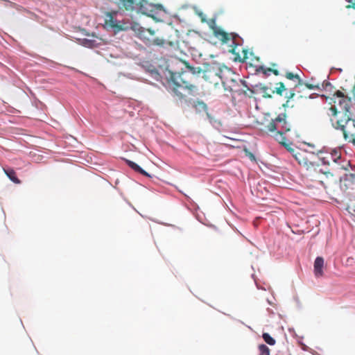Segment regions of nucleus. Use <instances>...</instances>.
<instances>
[{
	"label": "nucleus",
	"mask_w": 355,
	"mask_h": 355,
	"mask_svg": "<svg viewBox=\"0 0 355 355\" xmlns=\"http://www.w3.org/2000/svg\"><path fill=\"white\" fill-rule=\"evenodd\" d=\"M182 63L189 70L190 73L185 71L178 74L173 73L168 81L169 89L179 99L186 98L189 96H194L197 93L198 87L195 85L193 79L196 78V75L201 73H202V78L209 83L216 86L221 83L225 89L237 92L234 88L235 81L232 78L228 79L224 77L225 71L220 66H209L206 69L202 70L200 67H191L185 61H183Z\"/></svg>",
	"instance_id": "f257e3e1"
},
{
	"label": "nucleus",
	"mask_w": 355,
	"mask_h": 355,
	"mask_svg": "<svg viewBox=\"0 0 355 355\" xmlns=\"http://www.w3.org/2000/svg\"><path fill=\"white\" fill-rule=\"evenodd\" d=\"M286 113L279 114L275 119H272L261 129L267 134L275 137L279 144L284 146L287 150L293 153L295 150L291 147V144L286 143V138L284 136L291 129V123L287 121Z\"/></svg>",
	"instance_id": "f03ea898"
},
{
	"label": "nucleus",
	"mask_w": 355,
	"mask_h": 355,
	"mask_svg": "<svg viewBox=\"0 0 355 355\" xmlns=\"http://www.w3.org/2000/svg\"><path fill=\"white\" fill-rule=\"evenodd\" d=\"M295 159L300 165L303 166L309 172V175L312 180L322 182L321 175L328 178L331 175L329 172L324 171L322 167L318 164L315 159V155L313 153H307L306 152H297L293 154Z\"/></svg>",
	"instance_id": "7ed1b4c3"
},
{
	"label": "nucleus",
	"mask_w": 355,
	"mask_h": 355,
	"mask_svg": "<svg viewBox=\"0 0 355 355\" xmlns=\"http://www.w3.org/2000/svg\"><path fill=\"white\" fill-rule=\"evenodd\" d=\"M214 33L215 37L220 40L223 44H226L230 47L229 52L236 55L235 60L243 62L247 60L248 50L243 49L242 55L236 52L238 46L236 42V39L239 37L237 34L228 33L220 28H216Z\"/></svg>",
	"instance_id": "20e7f679"
},
{
	"label": "nucleus",
	"mask_w": 355,
	"mask_h": 355,
	"mask_svg": "<svg viewBox=\"0 0 355 355\" xmlns=\"http://www.w3.org/2000/svg\"><path fill=\"white\" fill-rule=\"evenodd\" d=\"M332 127L341 131L344 139L355 146V119L344 116L336 121H332Z\"/></svg>",
	"instance_id": "39448f33"
},
{
	"label": "nucleus",
	"mask_w": 355,
	"mask_h": 355,
	"mask_svg": "<svg viewBox=\"0 0 355 355\" xmlns=\"http://www.w3.org/2000/svg\"><path fill=\"white\" fill-rule=\"evenodd\" d=\"M334 103H338V105L343 110V113L341 114L340 112H338L335 106L330 107L329 111H331V115L334 116V118L330 119L331 124L332 121H336L338 119L343 118L344 116H350L349 115V112L351 108V98L346 96L343 98L338 99V101L334 100Z\"/></svg>",
	"instance_id": "423d86ee"
},
{
	"label": "nucleus",
	"mask_w": 355,
	"mask_h": 355,
	"mask_svg": "<svg viewBox=\"0 0 355 355\" xmlns=\"http://www.w3.org/2000/svg\"><path fill=\"white\" fill-rule=\"evenodd\" d=\"M154 33L155 32L150 29H142L139 31V35L148 46H163L165 44V40L160 38H153Z\"/></svg>",
	"instance_id": "0eeeda50"
},
{
	"label": "nucleus",
	"mask_w": 355,
	"mask_h": 355,
	"mask_svg": "<svg viewBox=\"0 0 355 355\" xmlns=\"http://www.w3.org/2000/svg\"><path fill=\"white\" fill-rule=\"evenodd\" d=\"M114 13L109 12L107 15V19H105V24L109 27L113 28L115 31H119L123 30V24L119 21L114 18Z\"/></svg>",
	"instance_id": "6e6552de"
},
{
	"label": "nucleus",
	"mask_w": 355,
	"mask_h": 355,
	"mask_svg": "<svg viewBox=\"0 0 355 355\" xmlns=\"http://www.w3.org/2000/svg\"><path fill=\"white\" fill-rule=\"evenodd\" d=\"M324 259L321 257H318L313 264V272L316 277H321L324 275Z\"/></svg>",
	"instance_id": "1a4fd4ad"
},
{
	"label": "nucleus",
	"mask_w": 355,
	"mask_h": 355,
	"mask_svg": "<svg viewBox=\"0 0 355 355\" xmlns=\"http://www.w3.org/2000/svg\"><path fill=\"white\" fill-rule=\"evenodd\" d=\"M139 11L142 14L150 15L153 11V6L146 0H141L139 3Z\"/></svg>",
	"instance_id": "9d476101"
},
{
	"label": "nucleus",
	"mask_w": 355,
	"mask_h": 355,
	"mask_svg": "<svg viewBox=\"0 0 355 355\" xmlns=\"http://www.w3.org/2000/svg\"><path fill=\"white\" fill-rule=\"evenodd\" d=\"M4 173L6 174L8 178L15 184H20L21 181L17 178V175L14 169L11 168H3Z\"/></svg>",
	"instance_id": "9b49d317"
},
{
	"label": "nucleus",
	"mask_w": 355,
	"mask_h": 355,
	"mask_svg": "<svg viewBox=\"0 0 355 355\" xmlns=\"http://www.w3.org/2000/svg\"><path fill=\"white\" fill-rule=\"evenodd\" d=\"M135 2L134 0H119L118 6L121 8H124L126 10H133Z\"/></svg>",
	"instance_id": "f8f14e48"
},
{
	"label": "nucleus",
	"mask_w": 355,
	"mask_h": 355,
	"mask_svg": "<svg viewBox=\"0 0 355 355\" xmlns=\"http://www.w3.org/2000/svg\"><path fill=\"white\" fill-rule=\"evenodd\" d=\"M194 107L196 110L198 112H205L207 114V116L209 118H211L209 114L207 112V105L205 103H204L202 101H197L194 104Z\"/></svg>",
	"instance_id": "ddd939ff"
},
{
	"label": "nucleus",
	"mask_w": 355,
	"mask_h": 355,
	"mask_svg": "<svg viewBox=\"0 0 355 355\" xmlns=\"http://www.w3.org/2000/svg\"><path fill=\"white\" fill-rule=\"evenodd\" d=\"M128 165L131 168H132L134 171H135L136 172H138L145 176H147V177H150V175L146 172L144 170H143L138 164H137L136 163L132 162V161H130V160H127L126 161Z\"/></svg>",
	"instance_id": "4468645a"
},
{
	"label": "nucleus",
	"mask_w": 355,
	"mask_h": 355,
	"mask_svg": "<svg viewBox=\"0 0 355 355\" xmlns=\"http://www.w3.org/2000/svg\"><path fill=\"white\" fill-rule=\"evenodd\" d=\"M257 71L258 72H262L264 74H268V72H272L275 76H278L279 74V71L277 69H272L271 68H265L263 66H260L257 69Z\"/></svg>",
	"instance_id": "2eb2a0df"
},
{
	"label": "nucleus",
	"mask_w": 355,
	"mask_h": 355,
	"mask_svg": "<svg viewBox=\"0 0 355 355\" xmlns=\"http://www.w3.org/2000/svg\"><path fill=\"white\" fill-rule=\"evenodd\" d=\"M286 78H288L289 80L296 79L297 80V84L296 85V86L302 85V81L297 74H293L291 72H287L286 73Z\"/></svg>",
	"instance_id": "dca6fc26"
},
{
	"label": "nucleus",
	"mask_w": 355,
	"mask_h": 355,
	"mask_svg": "<svg viewBox=\"0 0 355 355\" xmlns=\"http://www.w3.org/2000/svg\"><path fill=\"white\" fill-rule=\"evenodd\" d=\"M262 338L264 340V341L270 345H274L276 343L275 340L270 336L268 333H263L262 335Z\"/></svg>",
	"instance_id": "f3484780"
},
{
	"label": "nucleus",
	"mask_w": 355,
	"mask_h": 355,
	"mask_svg": "<svg viewBox=\"0 0 355 355\" xmlns=\"http://www.w3.org/2000/svg\"><path fill=\"white\" fill-rule=\"evenodd\" d=\"M259 355H270V349L263 344L259 345L258 347Z\"/></svg>",
	"instance_id": "a211bd4d"
},
{
	"label": "nucleus",
	"mask_w": 355,
	"mask_h": 355,
	"mask_svg": "<svg viewBox=\"0 0 355 355\" xmlns=\"http://www.w3.org/2000/svg\"><path fill=\"white\" fill-rule=\"evenodd\" d=\"M286 90L285 85L283 83L279 82L277 83V87L275 88V92L282 96L283 94V92Z\"/></svg>",
	"instance_id": "6ab92c4d"
},
{
	"label": "nucleus",
	"mask_w": 355,
	"mask_h": 355,
	"mask_svg": "<svg viewBox=\"0 0 355 355\" xmlns=\"http://www.w3.org/2000/svg\"><path fill=\"white\" fill-rule=\"evenodd\" d=\"M302 85H304V86L309 89H320V86L318 84L314 85V84H311L309 83H302Z\"/></svg>",
	"instance_id": "aec40b11"
},
{
	"label": "nucleus",
	"mask_w": 355,
	"mask_h": 355,
	"mask_svg": "<svg viewBox=\"0 0 355 355\" xmlns=\"http://www.w3.org/2000/svg\"><path fill=\"white\" fill-rule=\"evenodd\" d=\"M334 96L338 98V99H341L346 97L347 96H345L341 91L338 90L335 92Z\"/></svg>",
	"instance_id": "412c9836"
},
{
	"label": "nucleus",
	"mask_w": 355,
	"mask_h": 355,
	"mask_svg": "<svg viewBox=\"0 0 355 355\" xmlns=\"http://www.w3.org/2000/svg\"><path fill=\"white\" fill-rule=\"evenodd\" d=\"M346 1L349 3V4L346 6L347 8L355 9V0H346Z\"/></svg>",
	"instance_id": "4be33fe9"
},
{
	"label": "nucleus",
	"mask_w": 355,
	"mask_h": 355,
	"mask_svg": "<svg viewBox=\"0 0 355 355\" xmlns=\"http://www.w3.org/2000/svg\"><path fill=\"white\" fill-rule=\"evenodd\" d=\"M295 96V92L293 91H290L288 93H286L285 96L288 98V100H290L293 98Z\"/></svg>",
	"instance_id": "5701e85b"
},
{
	"label": "nucleus",
	"mask_w": 355,
	"mask_h": 355,
	"mask_svg": "<svg viewBox=\"0 0 355 355\" xmlns=\"http://www.w3.org/2000/svg\"><path fill=\"white\" fill-rule=\"evenodd\" d=\"M263 96L265 97V98H270L271 97V95L268 94V92H266V90H267V88L266 87H263Z\"/></svg>",
	"instance_id": "b1692460"
},
{
	"label": "nucleus",
	"mask_w": 355,
	"mask_h": 355,
	"mask_svg": "<svg viewBox=\"0 0 355 355\" xmlns=\"http://www.w3.org/2000/svg\"><path fill=\"white\" fill-rule=\"evenodd\" d=\"M334 153H335V155H334V161L336 162V158H340V155H338V153L336 151H334Z\"/></svg>",
	"instance_id": "393cba45"
},
{
	"label": "nucleus",
	"mask_w": 355,
	"mask_h": 355,
	"mask_svg": "<svg viewBox=\"0 0 355 355\" xmlns=\"http://www.w3.org/2000/svg\"><path fill=\"white\" fill-rule=\"evenodd\" d=\"M248 156L251 159H254V156L252 153H248Z\"/></svg>",
	"instance_id": "a878e982"
},
{
	"label": "nucleus",
	"mask_w": 355,
	"mask_h": 355,
	"mask_svg": "<svg viewBox=\"0 0 355 355\" xmlns=\"http://www.w3.org/2000/svg\"><path fill=\"white\" fill-rule=\"evenodd\" d=\"M168 44L170 46H174L175 44H176L177 43H174L173 42H168Z\"/></svg>",
	"instance_id": "bb28decb"
},
{
	"label": "nucleus",
	"mask_w": 355,
	"mask_h": 355,
	"mask_svg": "<svg viewBox=\"0 0 355 355\" xmlns=\"http://www.w3.org/2000/svg\"><path fill=\"white\" fill-rule=\"evenodd\" d=\"M225 71L228 73H230V71L227 69H225Z\"/></svg>",
	"instance_id": "cd10ccee"
}]
</instances>
